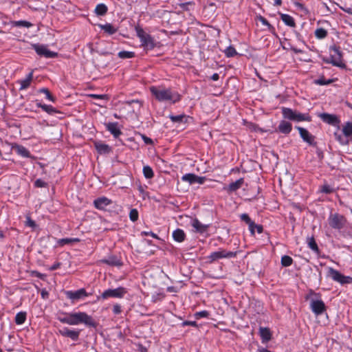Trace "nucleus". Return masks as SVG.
<instances>
[{
  "label": "nucleus",
  "instance_id": "obj_1",
  "mask_svg": "<svg viewBox=\"0 0 352 352\" xmlns=\"http://www.w3.org/2000/svg\"><path fill=\"white\" fill-rule=\"evenodd\" d=\"M58 320L62 323L69 325H78L82 323L88 327H95L96 326V323L92 317L87 314L85 312L67 314L63 317H58Z\"/></svg>",
  "mask_w": 352,
  "mask_h": 352
},
{
  "label": "nucleus",
  "instance_id": "obj_2",
  "mask_svg": "<svg viewBox=\"0 0 352 352\" xmlns=\"http://www.w3.org/2000/svg\"><path fill=\"white\" fill-rule=\"evenodd\" d=\"M150 91L156 100L160 102L170 101L172 103H175L181 99V96L177 92L173 91L169 88L153 86L150 87Z\"/></svg>",
  "mask_w": 352,
  "mask_h": 352
},
{
  "label": "nucleus",
  "instance_id": "obj_3",
  "mask_svg": "<svg viewBox=\"0 0 352 352\" xmlns=\"http://www.w3.org/2000/svg\"><path fill=\"white\" fill-rule=\"evenodd\" d=\"M282 113L285 119H288L294 122H309L311 120V118L308 113H301L287 107L282 108Z\"/></svg>",
  "mask_w": 352,
  "mask_h": 352
},
{
  "label": "nucleus",
  "instance_id": "obj_4",
  "mask_svg": "<svg viewBox=\"0 0 352 352\" xmlns=\"http://www.w3.org/2000/svg\"><path fill=\"white\" fill-rule=\"evenodd\" d=\"M236 256V252L228 251L224 249H219L218 251L212 252L208 257L209 263H212L221 258H230Z\"/></svg>",
  "mask_w": 352,
  "mask_h": 352
},
{
  "label": "nucleus",
  "instance_id": "obj_5",
  "mask_svg": "<svg viewBox=\"0 0 352 352\" xmlns=\"http://www.w3.org/2000/svg\"><path fill=\"white\" fill-rule=\"evenodd\" d=\"M346 220L345 217L338 213L331 214L328 218L329 226L334 229L340 230L344 227Z\"/></svg>",
  "mask_w": 352,
  "mask_h": 352
},
{
  "label": "nucleus",
  "instance_id": "obj_6",
  "mask_svg": "<svg viewBox=\"0 0 352 352\" xmlns=\"http://www.w3.org/2000/svg\"><path fill=\"white\" fill-rule=\"evenodd\" d=\"M137 35L140 38L142 45L146 50H151L155 47V43L153 38L146 34L142 29L137 28Z\"/></svg>",
  "mask_w": 352,
  "mask_h": 352
},
{
  "label": "nucleus",
  "instance_id": "obj_7",
  "mask_svg": "<svg viewBox=\"0 0 352 352\" xmlns=\"http://www.w3.org/2000/svg\"><path fill=\"white\" fill-rule=\"evenodd\" d=\"M328 275L333 280L340 283L342 285L349 284L352 283V278L351 276H346L332 267H329Z\"/></svg>",
  "mask_w": 352,
  "mask_h": 352
},
{
  "label": "nucleus",
  "instance_id": "obj_8",
  "mask_svg": "<svg viewBox=\"0 0 352 352\" xmlns=\"http://www.w3.org/2000/svg\"><path fill=\"white\" fill-rule=\"evenodd\" d=\"M126 289L124 287H119L116 289H109L103 292L100 298L102 299H107L108 298H121L126 294Z\"/></svg>",
  "mask_w": 352,
  "mask_h": 352
},
{
  "label": "nucleus",
  "instance_id": "obj_9",
  "mask_svg": "<svg viewBox=\"0 0 352 352\" xmlns=\"http://www.w3.org/2000/svg\"><path fill=\"white\" fill-rule=\"evenodd\" d=\"M32 48L38 55L45 56V58H55L58 56L56 52L49 50L47 47L43 45L34 44L32 45Z\"/></svg>",
  "mask_w": 352,
  "mask_h": 352
},
{
  "label": "nucleus",
  "instance_id": "obj_10",
  "mask_svg": "<svg viewBox=\"0 0 352 352\" xmlns=\"http://www.w3.org/2000/svg\"><path fill=\"white\" fill-rule=\"evenodd\" d=\"M310 307L316 316L322 314L326 309L325 305L321 300H312Z\"/></svg>",
  "mask_w": 352,
  "mask_h": 352
},
{
  "label": "nucleus",
  "instance_id": "obj_11",
  "mask_svg": "<svg viewBox=\"0 0 352 352\" xmlns=\"http://www.w3.org/2000/svg\"><path fill=\"white\" fill-rule=\"evenodd\" d=\"M66 296L73 301L82 299L88 296L85 289H80L77 291H67Z\"/></svg>",
  "mask_w": 352,
  "mask_h": 352
},
{
  "label": "nucleus",
  "instance_id": "obj_12",
  "mask_svg": "<svg viewBox=\"0 0 352 352\" xmlns=\"http://www.w3.org/2000/svg\"><path fill=\"white\" fill-rule=\"evenodd\" d=\"M241 219L245 223H247L249 226L250 231L251 232L252 234H254V228H257V232L258 233H261L263 232V227L260 225H256L250 218L248 214H242L241 215Z\"/></svg>",
  "mask_w": 352,
  "mask_h": 352
},
{
  "label": "nucleus",
  "instance_id": "obj_13",
  "mask_svg": "<svg viewBox=\"0 0 352 352\" xmlns=\"http://www.w3.org/2000/svg\"><path fill=\"white\" fill-rule=\"evenodd\" d=\"M59 333L67 338H71L72 340L76 341L78 339L80 335V330H71L67 327H63L58 331Z\"/></svg>",
  "mask_w": 352,
  "mask_h": 352
},
{
  "label": "nucleus",
  "instance_id": "obj_14",
  "mask_svg": "<svg viewBox=\"0 0 352 352\" xmlns=\"http://www.w3.org/2000/svg\"><path fill=\"white\" fill-rule=\"evenodd\" d=\"M296 129L299 131L300 137L305 142L310 145L314 144V137L307 129L300 126H296Z\"/></svg>",
  "mask_w": 352,
  "mask_h": 352
},
{
  "label": "nucleus",
  "instance_id": "obj_15",
  "mask_svg": "<svg viewBox=\"0 0 352 352\" xmlns=\"http://www.w3.org/2000/svg\"><path fill=\"white\" fill-rule=\"evenodd\" d=\"M331 50L333 52V54L331 55V63L335 66L340 67L342 65L341 63V52L339 49L336 47H333L331 48Z\"/></svg>",
  "mask_w": 352,
  "mask_h": 352
},
{
  "label": "nucleus",
  "instance_id": "obj_16",
  "mask_svg": "<svg viewBox=\"0 0 352 352\" xmlns=\"http://www.w3.org/2000/svg\"><path fill=\"white\" fill-rule=\"evenodd\" d=\"M318 116L322 120V121L331 125L336 126L340 122L338 118L335 115L323 113L319 114Z\"/></svg>",
  "mask_w": 352,
  "mask_h": 352
},
{
  "label": "nucleus",
  "instance_id": "obj_17",
  "mask_svg": "<svg viewBox=\"0 0 352 352\" xmlns=\"http://www.w3.org/2000/svg\"><path fill=\"white\" fill-rule=\"evenodd\" d=\"M111 200L106 197H98L94 201V206L98 210H104L106 207L111 204Z\"/></svg>",
  "mask_w": 352,
  "mask_h": 352
},
{
  "label": "nucleus",
  "instance_id": "obj_18",
  "mask_svg": "<svg viewBox=\"0 0 352 352\" xmlns=\"http://www.w3.org/2000/svg\"><path fill=\"white\" fill-rule=\"evenodd\" d=\"M292 129V124L285 120H281L277 128V131L283 134H289Z\"/></svg>",
  "mask_w": 352,
  "mask_h": 352
},
{
  "label": "nucleus",
  "instance_id": "obj_19",
  "mask_svg": "<svg viewBox=\"0 0 352 352\" xmlns=\"http://www.w3.org/2000/svg\"><path fill=\"white\" fill-rule=\"evenodd\" d=\"M244 183V180L243 178H240L234 182H232L228 186L224 187L223 189L226 190L228 192H234L236 190L239 189Z\"/></svg>",
  "mask_w": 352,
  "mask_h": 352
},
{
  "label": "nucleus",
  "instance_id": "obj_20",
  "mask_svg": "<svg viewBox=\"0 0 352 352\" xmlns=\"http://www.w3.org/2000/svg\"><path fill=\"white\" fill-rule=\"evenodd\" d=\"M106 128L115 138H118L122 133L117 122H109L106 124Z\"/></svg>",
  "mask_w": 352,
  "mask_h": 352
},
{
  "label": "nucleus",
  "instance_id": "obj_21",
  "mask_svg": "<svg viewBox=\"0 0 352 352\" xmlns=\"http://www.w3.org/2000/svg\"><path fill=\"white\" fill-rule=\"evenodd\" d=\"M192 226L195 228L196 232L204 233L207 231L209 226L201 223L197 219H193L192 221Z\"/></svg>",
  "mask_w": 352,
  "mask_h": 352
},
{
  "label": "nucleus",
  "instance_id": "obj_22",
  "mask_svg": "<svg viewBox=\"0 0 352 352\" xmlns=\"http://www.w3.org/2000/svg\"><path fill=\"white\" fill-rule=\"evenodd\" d=\"M33 78V72H31L25 79L24 80H20L18 81V83L20 84V90L26 89L28 87H30V83Z\"/></svg>",
  "mask_w": 352,
  "mask_h": 352
},
{
  "label": "nucleus",
  "instance_id": "obj_23",
  "mask_svg": "<svg viewBox=\"0 0 352 352\" xmlns=\"http://www.w3.org/2000/svg\"><path fill=\"white\" fill-rule=\"evenodd\" d=\"M101 262L103 263H106V264H107L109 265H111V266H120V265H122V262L116 256H109L107 258L101 260Z\"/></svg>",
  "mask_w": 352,
  "mask_h": 352
},
{
  "label": "nucleus",
  "instance_id": "obj_24",
  "mask_svg": "<svg viewBox=\"0 0 352 352\" xmlns=\"http://www.w3.org/2000/svg\"><path fill=\"white\" fill-rule=\"evenodd\" d=\"M12 148L16 152V153L23 157H30V153L29 151L21 145L15 144L12 146Z\"/></svg>",
  "mask_w": 352,
  "mask_h": 352
},
{
  "label": "nucleus",
  "instance_id": "obj_25",
  "mask_svg": "<svg viewBox=\"0 0 352 352\" xmlns=\"http://www.w3.org/2000/svg\"><path fill=\"white\" fill-rule=\"evenodd\" d=\"M259 333L263 341L267 342L271 340V332L268 328L260 327Z\"/></svg>",
  "mask_w": 352,
  "mask_h": 352
},
{
  "label": "nucleus",
  "instance_id": "obj_26",
  "mask_svg": "<svg viewBox=\"0 0 352 352\" xmlns=\"http://www.w3.org/2000/svg\"><path fill=\"white\" fill-rule=\"evenodd\" d=\"M342 133L344 135L349 138V140H352V123L347 122L346 123L342 128Z\"/></svg>",
  "mask_w": 352,
  "mask_h": 352
},
{
  "label": "nucleus",
  "instance_id": "obj_27",
  "mask_svg": "<svg viewBox=\"0 0 352 352\" xmlns=\"http://www.w3.org/2000/svg\"><path fill=\"white\" fill-rule=\"evenodd\" d=\"M95 146L100 153H108L111 151L109 146L105 144L97 142L95 144Z\"/></svg>",
  "mask_w": 352,
  "mask_h": 352
},
{
  "label": "nucleus",
  "instance_id": "obj_28",
  "mask_svg": "<svg viewBox=\"0 0 352 352\" xmlns=\"http://www.w3.org/2000/svg\"><path fill=\"white\" fill-rule=\"evenodd\" d=\"M173 237L177 242H182L185 239V233L181 229L175 230L173 233Z\"/></svg>",
  "mask_w": 352,
  "mask_h": 352
},
{
  "label": "nucleus",
  "instance_id": "obj_29",
  "mask_svg": "<svg viewBox=\"0 0 352 352\" xmlns=\"http://www.w3.org/2000/svg\"><path fill=\"white\" fill-rule=\"evenodd\" d=\"M282 21L288 26L294 27L295 22L292 16L287 14H280Z\"/></svg>",
  "mask_w": 352,
  "mask_h": 352
},
{
  "label": "nucleus",
  "instance_id": "obj_30",
  "mask_svg": "<svg viewBox=\"0 0 352 352\" xmlns=\"http://www.w3.org/2000/svg\"><path fill=\"white\" fill-rule=\"evenodd\" d=\"M99 27L109 34H113L117 32V28L110 23L99 25Z\"/></svg>",
  "mask_w": 352,
  "mask_h": 352
},
{
  "label": "nucleus",
  "instance_id": "obj_31",
  "mask_svg": "<svg viewBox=\"0 0 352 352\" xmlns=\"http://www.w3.org/2000/svg\"><path fill=\"white\" fill-rule=\"evenodd\" d=\"M107 12V7L104 3L98 4L95 9V12L97 15H104Z\"/></svg>",
  "mask_w": 352,
  "mask_h": 352
},
{
  "label": "nucleus",
  "instance_id": "obj_32",
  "mask_svg": "<svg viewBox=\"0 0 352 352\" xmlns=\"http://www.w3.org/2000/svg\"><path fill=\"white\" fill-rule=\"evenodd\" d=\"M80 239L78 238H65V239H61L58 241V243L60 245H65L66 244H70L72 243H76L79 242Z\"/></svg>",
  "mask_w": 352,
  "mask_h": 352
},
{
  "label": "nucleus",
  "instance_id": "obj_33",
  "mask_svg": "<svg viewBox=\"0 0 352 352\" xmlns=\"http://www.w3.org/2000/svg\"><path fill=\"white\" fill-rule=\"evenodd\" d=\"M25 319H26V313L25 312H19L16 315L15 322L17 324H22L25 322Z\"/></svg>",
  "mask_w": 352,
  "mask_h": 352
},
{
  "label": "nucleus",
  "instance_id": "obj_34",
  "mask_svg": "<svg viewBox=\"0 0 352 352\" xmlns=\"http://www.w3.org/2000/svg\"><path fill=\"white\" fill-rule=\"evenodd\" d=\"M37 105H38V107H41L43 111H46L47 113H48L50 114H52V113L56 112L55 109L51 105L42 104L41 103L38 104Z\"/></svg>",
  "mask_w": 352,
  "mask_h": 352
},
{
  "label": "nucleus",
  "instance_id": "obj_35",
  "mask_svg": "<svg viewBox=\"0 0 352 352\" xmlns=\"http://www.w3.org/2000/svg\"><path fill=\"white\" fill-rule=\"evenodd\" d=\"M143 173L146 178L151 179L153 177V171L148 166H145L143 168Z\"/></svg>",
  "mask_w": 352,
  "mask_h": 352
},
{
  "label": "nucleus",
  "instance_id": "obj_36",
  "mask_svg": "<svg viewBox=\"0 0 352 352\" xmlns=\"http://www.w3.org/2000/svg\"><path fill=\"white\" fill-rule=\"evenodd\" d=\"M258 19L263 25L267 27L269 31H270L272 33H274V28L264 17L259 16Z\"/></svg>",
  "mask_w": 352,
  "mask_h": 352
},
{
  "label": "nucleus",
  "instance_id": "obj_37",
  "mask_svg": "<svg viewBox=\"0 0 352 352\" xmlns=\"http://www.w3.org/2000/svg\"><path fill=\"white\" fill-rule=\"evenodd\" d=\"M292 258L287 255L283 256L281 258V264L284 267H289L292 264Z\"/></svg>",
  "mask_w": 352,
  "mask_h": 352
},
{
  "label": "nucleus",
  "instance_id": "obj_38",
  "mask_svg": "<svg viewBox=\"0 0 352 352\" xmlns=\"http://www.w3.org/2000/svg\"><path fill=\"white\" fill-rule=\"evenodd\" d=\"M195 178H196V175L188 173L183 175L182 179L184 182H188L190 184H193V179Z\"/></svg>",
  "mask_w": 352,
  "mask_h": 352
},
{
  "label": "nucleus",
  "instance_id": "obj_39",
  "mask_svg": "<svg viewBox=\"0 0 352 352\" xmlns=\"http://www.w3.org/2000/svg\"><path fill=\"white\" fill-rule=\"evenodd\" d=\"M135 56L134 52L128 51H122L118 53V56L120 58H130Z\"/></svg>",
  "mask_w": 352,
  "mask_h": 352
},
{
  "label": "nucleus",
  "instance_id": "obj_40",
  "mask_svg": "<svg viewBox=\"0 0 352 352\" xmlns=\"http://www.w3.org/2000/svg\"><path fill=\"white\" fill-rule=\"evenodd\" d=\"M315 35L318 38H324L327 35V32L323 28H318L315 31Z\"/></svg>",
  "mask_w": 352,
  "mask_h": 352
},
{
  "label": "nucleus",
  "instance_id": "obj_41",
  "mask_svg": "<svg viewBox=\"0 0 352 352\" xmlns=\"http://www.w3.org/2000/svg\"><path fill=\"white\" fill-rule=\"evenodd\" d=\"M224 53L228 57H232L237 54L236 50L232 46L228 47L224 50Z\"/></svg>",
  "mask_w": 352,
  "mask_h": 352
},
{
  "label": "nucleus",
  "instance_id": "obj_42",
  "mask_svg": "<svg viewBox=\"0 0 352 352\" xmlns=\"http://www.w3.org/2000/svg\"><path fill=\"white\" fill-rule=\"evenodd\" d=\"M308 240V245L309 247L314 251L315 252H318V245L314 240V237H309L307 239Z\"/></svg>",
  "mask_w": 352,
  "mask_h": 352
},
{
  "label": "nucleus",
  "instance_id": "obj_43",
  "mask_svg": "<svg viewBox=\"0 0 352 352\" xmlns=\"http://www.w3.org/2000/svg\"><path fill=\"white\" fill-rule=\"evenodd\" d=\"M13 25L16 27H25V28H30L32 25L28 21H14Z\"/></svg>",
  "mask_w": 352,
  "mask_h": 352
},
{
  "label": "nucleus",
  "instance_id": "obj_44",
  "mask_svg": "<svg viewBox=\"0 0 352 352\" xmlns=\"http://www.w3.org/2000/svg\"><path fill=\"white\" fill-rule=\"evenodd\" d=\"M335 137L336 140L342 144H347L349 143V138L345 136L343 137L342 135L335 133Z\"/></svg>",
  "mask_w": 352,
  "mask_h": 352
},
{
  "label": "nucleus",
  "instance_id": "obj_45",
  "mask_svg": "<svg viewBox=\"0 0 352 352\" xmlns=\"http://www.w3.org/2000/svg\"><path fill=\"white\" fill-rule=\"evenodd\" d=\"M129 218L132 221H135L138 219V212L136 209L131 210L129 212Z\"/></svg>",
  "mask_w": 352,
  "mask_h": 352
},
{
  "label": "nucleus",
  "instance_id": "obj_46",
  "mask_svg": "<svg viewBox=\"0 0 352 352\" xmlns=\"http://www.w3.org/2000/svg\"><path fill=\"white\" fill-rule=\"evenodd\" d=\"M333 82L332 80H325L324 78H320L315 80V83L320 85H329Z\"/></svg>",
  "mask_w": 352,
  "mask_h": 352
},
{
  "label": "nucleus",
  "instance_id": "obj_47",
  "mask_svg": "<svg viewBox=\"0 0 352 352\" xmlns=\"http://www.w3.org/2000/svg\"><path fill=\"white\" fill-rule=\"evenodd\" d=\"M170 120L173 122H182L183 120L185 118L184 115H178V116H170Z\"/></svg>",
  "mask_w": 352,
  "mask_h": 352
},
{
  "label": "nucleus",
  "instance_id": "obj_48",
  "mask_svg": "<svg viewBox=\"0 0 352 352\" xmlns=\"http://www.w3.org/2000/svg\"><path fill=\"white\" fill-rule=\"evenodd\" d=\"M320 191L326 194H330L334 191V189L327 184L322 186Z\"/></svg>",
  "mask_w": 352,
  "mask_h": 352
},
{
  "label": "nucleus",
  "instance_id": "obj_49",
  "mask_svg": "<svg viewBox=\"0 0 352 352\" xmlns=\"http://www.w3.org/2000/svg\"><path fill=\"white\" fill-rule=\"evenodd\" d=\"M39 91L41 92V93L45 94L46 98L48 100H50L51 101H54V97L51 95L50 92L49 91V90L47 89L43 88V89H40Z\"/></svg>",
  "mask_w": 352,
  "mask_h": 352
},
{
  "label": "nucleus",
  "instance_id": "obj_50",
  "mask_svg": "<svg viewBox=\"0 0 352 352\" xmlns=\"http://www.w3.org/2000/svg\"><path fill=\"white\" fill-rule=\"evenodd\" d=\"M209 316V312L207 311H201L197 312L195 314V316L197 319L201 318H207Z\"/></svg>",
  "mask_w": 352,
  "mask_h": 352
},
{
  "label": "nucleus",
  "instance_id": "obj_51",
  "mask_svg": "<svg viewBox=\"0 0 352 352\" xmlns=\"http://www.w3.org/2000/svg\"><path fill=\"white\" fill-rule=\"evenodd\" d=\"M91 98H96V99H101V100H107L109 99V96L107 94H102V95H98V94H91L89 95Z\"/></svg>",
  "mask_w": 352,
  "mask_h": 352
},
{
  "label": "nucleus",
  "instance_id": "obj_52",
  "mask_svg": "<svg viewBox=\"0 0 352 352\" xmlns=\"http://www.w3.org/2000/svg\"><path fill=\"white\" fill-rule=\"evenodd\" d=\"M34 186L38 188H43L47 186V183L41 179H38L34 182Z\"/></svg>",
  "mask_w": 352,
  "mask_h": 352
},
{
  "label": "nucleus",
  "instance_id": "obj_53",
  "mask_svg": "<svg viewBox=\"0 0 352 352\" xmlns=\"http://www.w3.org/2000/svg\"><path fill=\"white\" fill-rule=\"evenodd\" d=\"M206 177H199V176H197L196 175V178H195L193 179V184H202L204 183V182L206 181Z\"/></svg>",
  "mask_w": 352,
  "mask_h": 352
},
{
  "label": "nucleus",
  "instance_id": "obj_54",
  "mask_svg": "<svg viewBox=\"0 0 352 352\" xmlns=\"http://www.w3.org/2000/svg\"><path fill=\"white\" fill-rule=\"evenodd\" d=\"M26 226L34 228L36 227V223L33 220L28 217L27 219Z\"/></svg>",
  "mask_w": 352,
  "mask_h": 352
},
{
  "label": "nucleus",
  "instance_id": "obj_55",
  "mask_svg": "<svg viewBox=\"0 0 352 352\" xmlns=\"http://www.w3.org/2000/svg\"><path fill=\"white\" fill-rule=\"evenodd\" d=\"M142 140H144V143L146 144H152L153 140L150 138L146 137L144 135H141Z\"/></svg>",
  "mask_w": 352,
  "mask_h": 352
},
{
  "label": "nucleus",
  "instance_id": "obj_56",
  "mask_svg": "<svg viewBox=\"0 0 352 352\" xmlns=\"http://www.w3.org/2000/svg\"><path fill=\"white\" fill-rule=\"evenodd\" d=\"M113 311L115 314H119L121 312V307L116 304L113 307Z\"/></svg>",
  "mask_w": 352,
  "mask_h": 352
},
{
  "label": "nucleus",
  "instance_id": "obj_57",
  "mask_svg": "<svg viewBox=\"0 0 352 352\" xmlns=\"http://www.w3.org/2000/svg\"><path fill=\"white\" fill-rule=\"evenodd\" d=\"M182 325L183 326L190 325V326L196 327L197 326V323L195 321H184L182 323Z\"/></svg>",
  "mask_w": 352,
  "mask_h": 352
},
{
  "label": "nucleus",
  "instance_id": "obj_58",
  "mask_svg": "<svg viewBox=\"0 0 352 352\" xmlns=\"http://www.w3.org/2000/svg\"><path fill=\"white\" fill-rule=\"evenodd\" d=\"M143 234H145V235H148L149 234V236H151L153 238L157 239V235L155 234H154L153 232H143Z\"/></svg>",
  "mask_w": 352,
  "mask_h": 352
},
{
  "label": "nucleus",
  "instance_id": "obj_59",
  "mask_svg": "<svg viewBox=\"0 0 352 352\" xmlns=\"http://www.w3.org/2000/svg\"><path fill=\"white\" fill-rule=\"evenodd\" d=\"M211 78H212L213 80H219V74H218L215 73V74H214L212 76Z\"/></svg>",
  "mask_w": 352,
  "mask_h": 352
},
{
  "label": "nucleus",
  "instance_id": "obj_60",
  "mask_svg": "<svg viewBox=\"0 0 352 352\" xmlns=\"http://www.w3.org/2000/svg\"><path fill=\"white\" fill-rule=\"evenodd\" d=\"M343 10L345 12H347L349 14H352V9L350 8H343Z\"/></svg>",
  "mask_w": 352,
  "mask_h": 352
},
{
  "label": "nucleus",
  "instance_id": "obj_61",
  "mask_svg": "<svg viewBox=\"0 0 352 352\" xmlns=\"http://www.w3.org/2000/svg\"><path fill=\"white\" fill-rule=\"evenodd\" d=\"M59 266H60V264H59V263L54 264V265H52V266L51 267V270H56L58 267H59Z\"/></svg>",
  "mask_w": 352,
  "mask_h": 352
},
{
  "label": "nucleus",
  "instance_id": "obj_62",
  "mask_svg": "<svg viewBox=\"0 0 352 352\" xmlns=\"http://www.w3.org/2000/svg\"><path fill=\"white\" fill-rule=\"evenodd\" d=\"M282 3L281 0H274V5L280 6Z\"/></svg>",
  "mask_w": 352,
  "mask_h": 352
},
{
  "label": "nucleus",
  "instance_id": "obj_63",
  "mask_svg": "<svg viewBox=\"0 0 352 352\" xmlns=\"http://www.w3.org/2000/svg\"><path fill=\"white\" fill-rule=\"evenodd\" d=\"M41 295H42L43 298H45V296H47V292H45V291H43L41 292Z\"/></svg>",
  "mask_w": 352,
  "mask_h": 352
},
{
  "label": "nucleus",
  "instance_id": "obj_64",
  "mask_svg": "<svg viewBox=\"0 0 352 352\" xmlns=\"http://www.w3.org/2000/svg\"><path fill=\"white\" fill-rule=\"evenodd\" d=\"M292 50H293L295 52H296V53H298V52H300V50H297L294 49V48H293Z\"/></svg>",
  "mask_w": 352,
  "mask_h": 352
}]
</instances>
